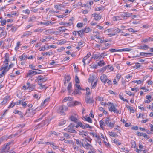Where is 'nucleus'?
<instances>
[{
  "mask_svg": "<svg viewBox=\"0 0 153 153\" xmlns=\"http://www.w3.org/2000/svg\"><path fill=\"white\" fill-rule=\"evenodd\" d=\"M8 65V62H6L5 63H4V65L2 67V69L3 70H4L5 71H8V69H7V68Z\"/></svg>",
  "mask_w": 153,
  "mask_h": 153,
  "instance_id": "6ab92c4d",
  "label": "nucleus"
},
{
  "mask_svg": "<svg viewBox=\"0 0 153 153\" xmlns=\"http://www.w3.org/2000/svg\"><path fill=\"white\" fill-rule=\"evenodd\" d=\"M57 30H58V32H62V33L63 32H65V31L66 30H67V29H63V28L62 27H60L58 28L57 29Z\"/></svg>",
  "mask_w": 153,
  "mask_h": 153,
  "instance_id": "c756f323",
  "label": "nucleus"
},
{
  "mask_svg": "<svg viewBox=\"0 0 153 153\" xmlns=\"http://www.w3.org/2000/svg\"><path fill=\"white\" fill-rule=\"evenodd\" d=\"M41 74V72H37L35 71H33L32 70H29L28 71V75L29 76H30L32 75L33 76L36 74Z\"/></svg>",
  "mask_w": 153,
  "mask_h": 153,
  "instance_id": "6e6552de",
  "label": "nucleus"
},
{
  "mask_svg": "<svg viewBox=\"0 0 153 153\" xmlns=\"http://www.w3.org/2000/svg\"><path fill=\"white\" fill-rule=\"evenodd\" d=\"M83 30L84 33H88L91 30V29L89 27L83 29Z\"/></svg>",
  "mask_w": 153,
  "mask_h": 153,
  "instance_id": "c03bdc74",
  "label": "nucleus"
},
{
  "mask_svg": "<svg viewBox=\"0 0 153 153\" xmlns=\"http://www.w3.org/2000/svg\"><path fill=\"white\" fill-rule=\"evenodd\" d=\"M79 6L82 7H89L88 6L87 4H83L82 3L79 4Z\"/></svg>",
  "mask_w": 153,
  "mask_h": 153,
  "instance_id": "4d7b16f0",
  "label": "nucleus"
},
{
  "mask_svg": "<svg viewBox=\"0 0 153 153\" xmlns=\"http://www.w3.org/2000/svg\"><path fill=\"white\" fill-rule=\"evenodd\" d=\"M131 147L132 148H135L136 147V143L135 142L134 140H132L131 142Z\"/></svg>",
  "mask_w": 153,
  "mask_h": 153,
  "instance_id": "79ce46f5",
  "label": "nucleus"
},
{
  "mask_svg": "<svg viewBox=\"0 0 153 153\" xmlns=\"http://www.w3.org/2000/svg\"><path fill=\"white\" fill-rule=\"evenodd\" d=\"M7 71H5L4 70H3L2 73L0 74V78H1L3 75H4Z\"/></svg>",
  "mask_w": 153,
  "mask_h": 153,
  "instance_id": "13d9d810",
  "label": "nucleus"
},
{
  "mask_svg": "<svg viewBox=\"0 0 153 153\" xmlns=\"http://www.w3.org/2000/svg\"><path fill=\"white\" fill-rule=\"evenodd\" d=\"M20 42H18L17 43L15 47V49L16 51H17L19 48V47L20 46Z\"/></svg>",
  "mask_w": 153,
  "mask_h": 153,
  "instance_id": "58836bf2",
  "label": "nucleus"
},
{
  "mask_svg": "<svg viewBox=\"0 0 153 153\" xmlns=\"http://www.w3.org/2000/svg\"><path fill=\"white\" fill-rule=\"evenodd\" d=\"M5 60L4 61V63L6 62H8L9 59V55L8 53H6L5 56Z\"/></svg>",
  "mask_w": 153,
  "mask_h": 153,
  "instance_id": "a878e982",
  "label": "nucleus"
},
{
  "mask_svg": "<svg viewBox=\"0 0 153 153\" xmlns=\"http://www.w3.org/2000/svg\"><path fill=\"white\" fill-rule=\"evenodd\" d=\"M93 58L94 59H101V57L100 56L99 54H94L91 57V58Z\"/></svg>",
  "mask_w": 153,
  "mask_h": 153,
  "instance_id": "2eb2a0df",
  "label": "nucleus"
},
{
  "mask_svg": "<svg viewBox=\"0 0 153 153\" xmlns=\"http://www.w3.org/2000/svg\"><path fill=\"white\" fill-rule=\"evenodd\" d=\"M31 32L29 31H26L22 35V37H24L25 36H27L29 35H31Z\"/></svg>",
  "mask_w": 153,
  "mask_h": 153,
  "instance_id": "a211bd4d",
  "label": "nucleus"
},
{
  "mask_svg": "<svg viewBox=\"0 0 153 153\" xmlns=\"http://www.w3.org/2000/svg\"><path fill=\"white\" fill-rule=\"evenodd\" d=\"M153 41V38L149 37L145 39H144L142 41V42L144 43L148 42L150 41Z\"/></svg>",
  "mask_w": 153,
  "mask_h": 153,
  "instance_id": "ddd939ff",
  "label": "nucleus"
},
{
  "mask_svg": "<svg viewBox=\"0 0 153 153\" xmlns=\"http://www.w3.org/2000/svg\"><path fill=\"white\" fill-rule=\"evenodd\" d=\"M85 148L86 149H90L93 148L92 146L90 144L87 143L86 144H85Z\"/></svg>",
  "mask_w": 153,
  "mask_h": 153,
  "instance_id": "7c9ffc66",
  "label": "nucleus"
},
{
  "mask_svg": "<svg viewBox=\"0 0 153 153\" xmlns=\"http://www.w3.org/2000/svg\"><path fill=\"white\" fill-rule=\"evenodd\" d=\"M67 129H68V131L69 132H71V133H77L76 131L75 130L73 129L72 128H68Z\"/></svg>",
  "mask_w": 153,
  "mask_h": 153,
  "instance_id": "f704fd0d",
  "label": "nucleus"
},
{
  "mask_svg": "<svg viewBox=\"0 0 153 153\" xmlns=\"http://www.w3.org/2000/svg\"><path fill=\"white\" fill-rule=\"evenodd\" d=\"M90 151H89L88 153H95L96 151L93 148L90 149Z\"/></svg>",
  "mask_w": 153,
  "mask_h": 153,
  "instance_id": "680f3d73",
  "label": "nucleus"
},
{
  "mask_svg": "<svg viewBox=\"0 0 153 153\" xmlns=\"http://www.w3.org/2000/svg\"><path fill=\"white\" fill-rule=\"evenodd\" d=\"M54 7L56 9L60 10L61 9V5H55Z\"/></svg>",
  "mask_w": 153,
  "mask_h": 153,
  "instance_id": "a18cd8bd",
  "label": "nucleus"
},
{
  "mask_svg": "<svg viewBox=\"0 0 153 153\" xmlns=\"http://www.w3.org/2000/svg\"><path fill=\"white\" fill-rule=\"evenodd\" d=\"M86 95L87 96H88L89 95H90L91 92L90 91V89L89 88H87L86 89Z\"/></svg>",
  "mask_w": 153,
  "mask_h": 153,
  "instance_id": "8fccbe9b",
  "label": "nucleus"
},
{
  "mask_svg": "<svg viewBox=\"0 0 153 153\" xmlns=\"http://www.w3.org/2000/svg\"><path fill=\"white\" fill-rule=\"evenodd\" d=\"M95 79V75H90L88 79V81L90 82H92Z\"/></svg>",
  "mask_w": 153,
  "mask_h": 153,
  "instance_id": "9d476101",
  "label": "nucleus"
},
{
  "mask_svg": "<svg viewBox=\"0 0 153 153\" xmlns=\"http://www.w3.org/2000/svg\"><path fill=\"white\" fill-rule=\"evenodd\" d=\"M112 142L115 143L117 145H120L121 144L119 142L118 140L115 139L112 140Z\"/></svg>",
  "mask_w": 153,
  "mask_h": 153,
  "instance_id": "4c0bfd02",
  "label": "nucleus"
},
{
  "mask_svg": "<svg viewBox=\"0 0 153 153\" xmlns=\"http://www.w3.org/2000/svg\"><path fill=\"white\" fill-rule=\"evenodd\" d=\"M131 14L128 12H125L122 14L121 16L124 17H128L130 16Z\"/></svg>",
  "mask_w": 153,
  "mask_h": 153,
  "instance_id": "9b49d317",
  "label": "nucleus"
},
{
  "mask_svg": "<svg viewBox=\"0 0 153 153\" xmlns=\"http://www.w3.org/2000/svg\"><path fill=\"white\" fill-rule=\"evenodd\" d=\"M119 98L123 101H125L128 103L129 102L128 100L126 99H124L123 96V94L122 93H120L119 95Z\"/></svg>",
  "mask_w": 153,
  "mask_h": 153,
  "instance_id": "4468645a",
  "label": "nucleus"
},
{
  "mask_svg": "<svg viewBox=\"0 0 153 153\" xmlns=\"http://www.w3.org/2000/svg\"><path fill=\"white\" fill-rule=\"evenodd\" d=\"M17 28V27L16 26H12L11 30L12 32H14L16 30Z\"/></svg>",
  "mask_w": 153,
  "mask_h": 153,
  "instance_id": "603ef678",
  "label": "nucleus"
},
{
  "mask_svg": "<svg viewBox=\"0 0 153 153\" xmlns=\"http://www.w3.org/2000/svg\"><path fill=\"white\" fill-rule=\"evenodd\" d=\"M64 136L67 139L70 138V137L69 135L66 133H64Z\"/></svg>",
  "mask_w": 153,
  "mask_h": 153,
  "instance_id": "338daca9",
  "label": "nucleus"
},
{
  "mask_svg": "<svg viewBox=\"0 0 153 153\" xmlns=\"http://www.w3.org/2000/svg\"><path fill=\"white\" fill-rule=\"evenodd\" d=\"M41 24L43 25H48L51 24V22L49 21L46 22H41L40 23Z\"/></svg>",
  "mask_w": 153,
  "mask_h": 153,
  "instance_id": "de8ad7c7",
  "label": "nucleus"
},
{
  "mask_svg": "<svg viewBox=\"0 0 153 153\" xmlns=\"http://www.w3.org/2000/svg\"><path fill=\"white\" fill-rule=\"evenodd\" d=\"M19 58L20 59V60L21 61L22 60H25V58H27V56L25 55H22L21 56H20Z\"/></svg>",
  "mask_w": 153,
  "mask_h": 153,
  "instance_id": "3c124183",
  "label": "nucleus"
},
{
  "mask_svg": "<svg viewBox=\"0 0 153 153\" xmlns=\"http://www.w3.org/2000/svg\"><path fill=\"white\" fill-rule=\"evenodd\" d=\"M92 16L94 17V20L96 21H98L100 20L102 17L101 15L99 14L94 13L92 14Z\"/></svg>",
  "mask_w": 153,
  "mask_h": 153,
  "instance_id": "39448f33",
  "label": "nucleus"
},
{
  "mask_svg": "<svg viewBox=\"0 0 153 153\" xmlns=\"http://www.w3.org/2000/svg\"><path fill=\"white\" fill-rule=\"evenodd\" d=\"M84 120L88 121V122L92 123V119L90 118L89 117H88L87 116H86L85 117H84Z\"/></svg>",
  "mask_w": 153,
  "mask_h": 153,
  "instance_id": "dca6fc26",
  "label": "nucleus"
},
{
  "mask_svg": "<svg viewBox=\"0 0 153 153\" xmlns=\"http://www.w3.org/2000/svg\"><path fill=\"white\" fill-rule=\"evenodd\" d=\"M97 84V81H96V82H95L94 83L93 85H92V82L91 85V88H94L96 86Z\"/></svg>",
  "mask_w": 153,
  "mask_h": 153,
  "instance_id": "5fc2aeb1",
  "label": "nucleus"
},
{
  "mask_svg": "<svg viewBox=\"0 0 153 153\" xmlns=\"http://www.w3.org/2000/svg\"><path fill=\"white\" fill-rule=\"evenodd\" d=\"M100 127L102 128V126L105 125L104 122L102 120H100Z\"/></svg>",
  "mask_w": 153,
  "mask_h": 153,
  "instance_id": "69168bd1",
  "label": "nucleus"
},
{
  "mask_svg": "<svg viewBox=\"0 0 153 153\" xmlns=\"http://www.w3.org/2000/svg\"><path fill=\"white\" fill-rule=\"evenodd\" d=\"M23 100H22L21 104L23 107H25L27 105L28 103V102L27 101H23Z\"/></svg>",
  "mask_w": 153,
  "mask_h": 153,
  "instance_id": "c85d7f7f",
  "label": "nucleus"
},
{
  "mask_svg": "<svg viewBox=\"0 0 153 153\" xmlns=\"http://www.w3.org/2000/svg\"><path fill=\"white\" fill-rule=\"evenodd\" d=\"M35 87V85L33 84L30 85L27 88V89H29L31 91L33 90Z\"/></svg>",
  "mask_w": 153,
  "mask_h": 153,
  "instance_id": "c9c22d12",
  "label": "nucleus"
},
{
  "mask_svg": "<svg viewBox=\"0 0 153 153\" xmlns=\"http://www.w3.org/2000/svg\"><path fill=\"white\" fill-rule=\"evenodd\" d=\"M105 65V63L104 61L103 60H100L98 63V65L100 66L101 67Z\"/></svg>",
  "mask_w": 153,
  "mask_h": 153,
  "instance_id": "bb28decb",
  "label": "nucleus"
},
{
  "mask_svg": "<svg viewBox=\"0 0 153 153\" xmlns=\"http://www.w3.org/2000/svg\"><path fill=\"white\" fill-rule=\"evenodd\" d=\"M90 134L93 137H95L98 140L100 139V136L97 135L96 134H94L93 132H90Z\"/></svg>",
  "mask_w": 153,
  "mask_h": 153,
  "instance_id": "393cba45",
  "label": "nucleus"
},
{
  "mask_svg": "<svg viewBox=\"0 0 153 153\" xmlns=\"http://www.w3.org/2000/svg\"><path fill=\"white\" fill-rule=\"evenodd\" d=\"M75 82L76 83V84H77V83L79 84V79L78 76L77 75H76L75 76Z\"/></svg>",
  "mask_w": 153,
  "mask_h": 153,
  "instance_id": "49530a36",
  "label": "nucleus"
},
{
  "mask_svg": "<svg viewBox=\"0 0 153 153\" xmlns=\"http://www.w3.org/2000/svg\"><path fill=\"white\" fill-rule=\"evenodd\" d=\"M34 111V110H33L32 108L28 109L27 110L26 114H28V115H33L35 114Z\"/></svg>",
  "mask_w": 153,
  "mask_h": 153,
  "instance_id": "423d86ee",
  "label": "nucleus"
},
{
  "mask_svg": "<svg viewBox=\"0 0 153 153\" xmlns=\"http://www.w3.org/2000/svg\"><path fill=\"white\" fill-rule=\"evenodd\" d=\"M86 102L87 104H92L94 102V100L92 97H90L89 96H86L85 97Z\"/></svg>",
  "mask_w": 153,
  "mask_h": 153,
  "instance_id": "20e7f679",
  "label": "nucleus"
},
{
  "mask_svg": "<svg viewBox=\"0 0 153 153\" xmlns=\"http://www.w3.org/2000/svg\"><path fill=\"white\" fill-rule=\"evenodd\" d=\"M107 68H108L111 71H113L114 70V68L111 65H108L107 66Z\"/></svg>",
  "mask_w": 153,
  "mask_h": 153,
  "instance_id": "bf43d9fd",
  "label": "nucleus"
},
{
  "mask_svg": "<svg viewBox=\"0 0 153 153\" xmlns=\"http://www.w3.org/2000/svg\"><path fill=\"white\" fill-rule=\"evenodd\" d=\"M107 79V77L105 74H103L100 76V79L102 82L105 84L106 83V80Z\"/></svg>",
  "mask_w": 153,
  "mask_h": 153,
  "instance_id": "0eeeda50",
  "label": "nucleus"
},
{
  "mask_svg": "<svg viewBox=\"0 0 153 153\" xmlns=\"http://www.w3.org/2000/svg\"><path fill=\"white\" fill-rule=\"evenodd\" d=\"M109 51L111 53H113L116 52H119V49L116 50L114 49H110Z\"/></svg>",
  "mask_w": 153,
  "mask_h": 153,
  "instance_id": "6e6d98bb",
  "label": "nucleus"
},
{
  "mask_svg": "<svg viewBox=\"0 0 153 153\" xmlns=\"http://www.w3.org/2000/svg\"><path fill=\"white\" fill-rule=\"evenodd\" d=\"M49 98H47L45 99L43 102L41 103V105H44L46 103H47L49 101Z\"/></svg>",
  "mask_w": 153,
  "mask_h": 153,
  "instance_id": "72a5a7b5",
  "label": "nucleus"
},
{
  "mask_svg": "<svg viewBox=\"0 0 153 153\" xmlns=\"http://www.w3.org/2000/svg\"><path fill=\"white\" fill-rule=\"evenodd\" d=\"M66 123V120L62 119L59 124V126H62L65 124Z\"/></svg>",
  "mask_w": 153,
  "mask_h": 153,
  "instance_id": "37998d69",
  "label": "nucleus"
},
{
  "mask_svg": "<svg viewBox=\"0 0 153 153\" xmlns=\"http://www.w3.org/2000/svg\"><path fill=\"white\" fill-rule=\"evenodd\" d=\"M64 142L65 143H70V144H74V143L72 140H65L64 141Z\"/></svg>",
  "mask_w": 153,
  "mask_h": 153,
  "instance_id": "09e8293b",
  "label": "nucleus"
},
{
  "mask_svg": "<svg viewBox=\"0 0 153 153\" xmlns=\"http://www.w3.org/2000/svg\"><path fill=\"white\" fill-rule=\"evenodd\" d=\"M10 149V147H8L7 146H6V145H4L3 146L2 151L3 152H4L5 151H7V152H9L8 151Z\"/></svg>",
  "mask_w": 153,
  "mask_h": 153,
  "instance_id": "f8f14e48",
  "label": "nucleus"
},
{
  "mask_svg": "<svg viewBox=\"0 0 153 153\" xmlns=\"http://www.w3.org/2000/svg\"><path fill=\"white\" fill-rule=\"evenodd\" d=\"M28 22H30L33 21L36 19V17L34 16H33L29 18Z\"/></svg>",
  "mask_w": 153,
  "mask_h": 153,
  "instance_id": "473e14b6",
  "label": "nucleus"
},
{
  "mask_svg": "<svg viewBox=\"0 0 153 153\" xmlns=\"http://www.w3.org/2000/svg\"><path fill=\"white\" fill-rule=\"evenodd\" d=\"M9 98V97L8 96H6L3 99V100L1 103L2 105L5 104L7 102Z\"/></svg>",
  "mask_w": 153,
  "mask_h": 153,
  "instance_id": "412c9836",
  "label": "nucleus"
},
{
  "mask_svg": "<svg viewBox=\"0 0 153 153\" xmlns=\"http://www.w3.org/2000/svg\"><path fill=\"white\" fill-rule=\"evenodd\" d=\"M65 80L66 81H67V83H68L70 81L71 79L70 76L69 75H67L65 76Z\"/></svg>",
  "mask_w": 153,
  "mask_h": 153,
  "instance_id": "a19ab883",
  "label": "nucleus"
},
{
  "mask_svg": "<svg viewBox=\"0 0 153 153\" xmlns=\"http://www.w3.org/2000/svg\"><path fill=\"white\" fill-rule=\"evenodd\" d=\"M111 120L109 117H106L105 119V124L109 127L112 128L115 124V122L111 123L110 121Z\"/></svg>",
  "mask_w": 153,
  "mask_h": 153,
  "instance_id": "f03ea898",
  "label": "nucleus"
},
{
  "mask_svg": "<svg viewBox=\"0 0 153 153\" xmlns=\"http://www.w3.org/2000/svg\"><path fill=\"white\" fill-rule=\"evenodd\" d=\"M16 105V103L15 102H12L10 104L9 106L8 107L9 108H11L13 107L15 105Z\"/></svg>",
  "mask_w": 153,
  "mask_h": 153,
  "instance_id": "864d4df0",
  "label": "nucleus"
},
{
  "mask_svg": "<svg viewBox=\"0 0 153 153\" xmlns=\"http://www.w3.org/2000/svg\"><path fill=\"white\" fill-rule=\"evenodd\" d=\"M41 144H46V145H50L51 146V145H52V147H56V146H54L53 144H52L51 143H50L49 142H44L43 143H41Z\"/></svg>",
  "mask_w": 153,
  "mask_h": 153,
  "instance_id": "ea45409f",
  "label": "nucleus"
},
{
  "mask_svg": "<svg viewBox=\"0 0 153 153\" xmlns=\"http://www.w3.org/2000/svg\"><path fill=\"white\" fill-rule=\"evenodd\" d=\"M45 124H43L42 123L39 124L37 126V128H41L44 125H45Z\"/></svg>",
  "mask_w": 153,
  "mask_h": 153,
  "instance_id": "e2e57ef3",
  "label": "nucleus"
},
{
  "mask_svg": "<svg viewBox=\"0 0 153 153\" xmlns=\"http://www.w3.org/2000/svg\"><path fill=\"white\" fill-rule=\"evenodd\" d=\"M79 131V134L80 135H82L83 137H84V136H85L87 135L86 134L87 133V132L84 131Z\"/></svg>",
  "mask_w": 153,
  "mask_h": 153,
  "instance_id": "b1692460",
  "label": "nucleus"
},
{
  "mask_svg": "<svg viewBox=\"0 0 153 153\" xmlns=\"http://www.w3.org/2000/svg\"><path fill=\"white\" fill-rule=\"evenodd\" d=\"M68 108L66 106L62 105L60 106L58 110V112L62 115H65V113L64 112L67 110Z\"/></svg>",
  "mask_w": 153,
  "mask_h": 153,
  "instance_id": "f257e3e1",
  "label": "nucleus"
},
{
  "mask_svg": "<svg viewBox=\"0 0 153 153\" xmlns=\"http://www.w3.org/2000/svg\"><path fill=\"white\" fill-rule=\"evenodd\" d=\"M38 84L40 85V87H39L40 89H42L44 88H45V85H42V84L40 82H38Z\"/></svg>",
  "mask_w": 153,
  "mask_h": 153,
  "instance_id": "052dcab7",
  "label": "nucleus"
},
{
  "mask_svg": "<svg viewBox=\"0 0 153 153\" xmlns=\"http://www.w3.org/2000/svg\"><path fill=\"white\" fill-rule=\"evenodd\" d=\"M75 85L76 88H77V89H76V92L77 94L79 93V90H84L80 87L79 84H76Z\"/></svg>",
  "mask_w": 153,
  "mask_h": 153,
  "instance_id": "1a4fd4ad",
  "label": "nucleus"
},
{
  "mask_svg": "<svg viewBox=\"0 0 153 153\" xmlns=\"http://www.w3.org/2000/svg\"><path fill=\"white\" fill-rule=\"evenodd\" d=\"M70 118L72 121H74L75 123L77 122V119L74 116H72Z\"/></svg>",
  "mask_w": 153,
  "mask_h": 153,
  "instance_id": "2f4dec72",
  "label": "nucleus"
},
{
  "mask_svg": "<svg viewBox=\"0 0 153 153\" xmlns=\"http://www.w3.org/2000/svg\"><path fill=\"white\" fill-rule=\"evenodd\" d=\"M79 103L77 101H75L74 102H73L71 103V104L70 105V103L69 104L68 103V105L70 107H72V106H74V105H79Z\"/></svg>",
  "mask_w": 153,
  "mask_h": 153,
  "instance_id": "f3484780",
  "label": "nucleus"
},
{
  "mask_svg": "<svg viewBox=\"0 0 153 153\" xmlns=\"http://www.w3.org/2000/svg\"><path fill=\"white\" fill-rule=\"evenodd\" d=\"M77 32L78 33V35H79L80 37L82 38L83 36V34L84 33V32L83 29L80 30L79 31H78Z\"/></svg>",
  "mask_w": 153,
  "mask_h": 153,
  "instance_id": "aec40b11",
  "label": "nucleus"
},
{
  "mask_svg": "<svg viewBox=\"0 0 153 153\" xmlns=\"http://www.w3.org/2000/svg\"><path fill=\"white\" fill-rule=\"evenodd\" d=\"M71 88V83H69L68 85V86L67 89L70 92V88Z\"/></svg>",
  "mask_w": 153,
  "mask_h": 153,
  "instance_id": "0e129e2a",
  "label": "nucleus"
},
{
  "mask_svg": "<svg viewBox=\"0 0 153 153\" xmlns=\"http://www.w3.org/2000/svg\"><path fill=\"white\" fill-rule=\"evenodd\" d=\"M109 110L111 112H114V113H116L117 114H120L121 113V111L119 110H118L117 108H116L115 107L113 104L112 106H111L109 108Z\"/></svg>",
  "mask_w": 153,
  "mask_h": 153,
  "instance_id": "7ed1b4c3",
  "label": "nucleus"
},
{
  "mask_svg": "<svg viewBox=\"0 0 153 153\" xmlns=\"http://www.w3.org/2000/svg\"><path fill=\"white\" fill-rule=\"evenodd\" d=\"M131 49L128 48H123L122 49H119V52L122 51H129Z\"/></svg>",
  "mask_w": 153,
  "mask_h": 153,
  "instance_id": "e433bc0d",
  "label": "nucleus"
},
{
  "mask_svg": "<svg viewBox=\"0 0 153 153\" xmlns=\"http://www.w3.org/2000/svg\"><path fill=\"white\" fill-rule=\"evenodd\" d=\"M6 33L5 32H2L0 33V38L4 36H5Z\"/></svg>",
  "mask_w": 153,
  "mask_h": 153,
  "instance_id": "774afa93",
  "label": "nucleus"
},
{
  "mask_svg": "<svg viewBox=\"0 0 153 153\" xmlns=\"http://www.w3.org/2000/svg\"><path fill=\"white\" fill-rule=\"evenodd\" d=\"M149 48V47L147 45H144L143 46H140L139 49H140L146 50Z\"/></svg>",
  "mask_w": 153,
  "mask_h": 153,
  "instance_id": "5701e85b",
  "label": "nucleus"
},
{
  "mask_svg": "<svg viewBox=\"0 0 153 153\" xmlns=\"http://www.w3.org/2000/svg\"><path fill=\"white\" fill-rule=\"evenodd\" d=\"M121 30H120L118 28H114L111 29V30L110 31H111V32H114L115 31L118 33H119L120 32H121Z\"/></svg>",
  "mask_w": 153,
  "mask_h": 153,
  "instance_id": "4be33fe9",
  "label": "nucleus"
},
{
  "mask_svg": "<svg viewBox=\"0 0 153 153\" xmlns=\"http://www.w3.org/2000/svg\"><path fill=\"white\" fill-rule=\"evenodd\" d=\"M46 45H45L44 46H42L39 48V50L40 51H44L45 49H49V46H48L47 48L45 47Z\"/></svg>",
  "mask_w": 153,
  "mask_h": 153,
  "instance_id": "cd10ccee",
  "label": "nucleus"
}]
</instances>
